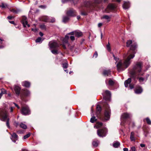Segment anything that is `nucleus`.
I'll list each match as a JSON object with an SVG mask.
<instances>
[{
	"mask_svg": "<svg viewBox=\"0 0 151 151\" xmlns=\"http://www.w3.org/2000/svg\"><path fill=\"white\" fill-rule=\"evenodd\" d=\"M20 127L21 128L24 129H26L27 128V126L25 124L22 123H21L20 124Z\"/></svg>",
	"mask_w": 151,
	"mask_h": 151,
	"instance_id": "38",
	"label": "nucleus"
},
{
	"mask_svg": "<svg viewBox=\"0 0 151 151\" xmlns=\"http://www.w3.org/2000/svg\"><path fill=\"white\" fill-rule=\"evenodd\" d=\"M7 6L6 4H4L3 3L1 4V7L2 8H6Z\"/></svg>",
	"mask_w": 151,
	"mask_h": 151,
	"instance_id": "43",
	"label": "nucleus"
},
{
	"mask_svg": "<svg viewBox=\"0 0 151 151\" xmlns=\"http://www.w3.org/2000/svg\"><path fill=\"white\" fill-rule=\"evenodd\" d=\"M75 0H62V1L63 3H65L67 1H70L71 3L74 4V1Z\"/></svg>",
	"mask_w": 151,
	"mask_h": 151,
	"instance_id": "37",
	"label": "nucleus"
},
{
	"mask_svg": "<svg viewBox=\"0 0 151 151\" xmlns=\"http://www.w3.org/2000/svg\"><path fill=\"white\" fill-rule=\"evenodd\" d=\"M103 74L104 76H109L111 74V70L109 69L105 70L103 71Z\"/></svg>",
	"mask_w": 151,
	"mask_h": 151,
	"instance_id": "22",
	"label": "nucleus"
},
{
	"mask_svg": "<svg viewBox=\"0 0 151 151\" xmlns=\"http://www.w3.org/2000/svg\"><path fill=\"white\" fill-rule=\"evenodd\" d=\"M106 48L107 50L109 51L110 52L111 51V49L110 46V44L109 42H108V44L106 45Z\"/></svg>",
	"mask_w": 151,
	"mask_h": 151,
	"instance_id": "40",
	"label": "nucleus"
},
{
	"mask_svg": "<svg viewBox=\"0 0 151 151\" xmlns=\"http://www.w3.org/2000/svg\"><path fill=\"white\" fill-rule=\"evenodd\" d=\"M22 23L24 27H26L27 26L28 27H30L29 24H28L27 18L25 17L24 16L22 17Z\"/></svg>",
	"mask_w": 151,
	"mask_h": 151,
	"instance_id": "11",
	"label": "nucleus"
},
{
	"mask_svg": "<svg viewBox=\"0 0 151 151\" xmlns=\"http://www.w3.org/2000/svg\"><path fill=\"white\" fill-rule=\"evenodd\" d=\"M69 16L73 17L75 16V10L72 9H70L66 13Z\"/></svg>",
	"mask_w": 151,
	"mask_h": 151,
	"instance_id": "17",
	"label": "nucleus"
},
{
	"mask_svg": "<svg viewBox=\"0 0 151 151\" xmlns=\"http://www.w3.org/2000/svg\"><path fill=\"white\" fill-rule=\"evenodd\" d=\"M96 109L97 114H99L101 113V107L99 105H97Z\"/></svg>",
	"mask_w": 151,
	"mask_h": 151,
	"instance_id": "27",
	"label": "nucleus"
},
{
	"mask_svg": "<svg viewBox=\"0 0 151 151\" xmlns=\"http://www.w3.org/2000/svg\"><path fill=\"white\" fill-rule=\"evenodd\" d=\"M10 110L11 112H12L13 110V107H11L10 108Z\"/></svg>",
	"mask_w": 151,
	"mask_h": 151,
	"instance_id": "61",
	"label": "nucleus"
},
{
	"mask_svg": "<svg viewBox=\"0 0 151 151\" xmlns=\"http://www.w3.org/2000/svg\"><path fill=\"white\" fill-rule=\"evenodd\" d=\"M69 19V18L68 17L65 16L63 17V22L64 23H66L67 22Z\"/></svg>",
	"mask_w": 151,
	"mask_h": 151,
	"instance_id": "33",
	"label": "nucleus"
},
{
	"mask_svg": "<svg viewBox=\"0 0 151 151\" xmlns=\"http://www.w3.org/2000/svg\"><path fill=\"white\" fill-rule=\"evenodd\" d=\"M104 98L106 100H109L111 97V92L107 90L105 91L102 93Z\"/></svg>",
	"mask_w": 151,
	"mask_h": 151,
	"instance_id": "8",
	"label": "nucleus"
},
{
	"mask_svg": "<svg viewBox=\"0 0 151 151\" xmlns=\"http://www.w3.org/2000/svg\"><path fill=\"white\" fill-rule=\"evenodd\" d=\"M132 43V41L130 40H128L127 42V46H130V49L127 54H124V57H127V55L128 57L124 63H123L122 61L120 60L117 64V67L119 70H124V68H127L131 63L130 60L133 59L134 57V54L136 53L135 50L137 48V45L136 43H134L131 45Z\"/></svg>",
	"mask_w": 151,
	"mask_h": 151,
	"instance_id": "2",
	"label": "nucleus"
},
{
	"mask_svg": "<svg viewBox=\"0 0 151 151\" xmlns=\"http://www.w3.org/2000/svg\"><path fill=\"white\" fill-rule=\"evenodd\" d=\"M50 49H58L62 44H59L55 41H50L49 44Z\"/></svg>",
	"mask_w": 151,
	"mask_h": 151,
	"instance_id": "5",
	"label": "nucleus"
},
{
	"mask_svg": "<svg viewBox=\"0 0 151 151\" xmlns=\"http://www.w3.org/2000/svg\"><path fill=\"white\" fill-rule=\"evenodd\" d=\"M9 22L12 24H14V22L13 21H9Z\"/></svg>",
	"mask_w": 151,
	"mask_h": 151,
	"instance_id": "60",
	"label": "nucleus"
},
{
	"mask_svg": "<svg viewBox=\"0 0 151 151\" xmlns=\"http://www.w3.org/2000/svg\"><path fill=\"white\" fill-rule=\"evenodd\" d=\"M14 125L16 127H17L18 125V123L17 122H15L14 123Z\"/></svg>",
	"mask_w": 151,
	"mask_h": 151,
	"instance_id": "54",
	"label": "nucleus"
},
{
	"mask_svg": "<svg viewBox=\"0 0 151 151\" xmlns=\"http://www.w3.org/2000/svg\"><path fill=\"white\" fill-rule=\"evenodd\" d=\"M81 14L83 15H86L87 14V13H86L82 12Z\"/></svg>",
	"mask_w": 151,
	"mask_h": 151,
	"instance_id": "59",
	"label": "nucleus"
},
{
	"mask_svg": "<svg viewBox=\"0 0 151 151\" xmlns=\"http://www.w3.org/2000/svg\"><path fill=\"white\" fill-rule=\"evenodd\" d=\"M130 7V4L128 2H124L123 7L124 9H128Z\"/></svg>",
	"mask_w": 151,
	"mask_h": 151,
	"instance_id": "21",
	"label": "nucleus"
},
{
	"mask_svg": "<svg viewBox=\"0 0 151 151\" xmlns=\"http://www.w3.org/2000/svg\"><path fill=\"white\" fill-rule=\"evenodd\" d=\"M102 25V24L101 23H99L98 24V26L99 27H101Z\"/></svg>",
	"mask_w": 151,
	"mask_h": 151,
	"instance_id": "51",
	"label": "nucleus"
},
{
	"mask_svg": "<svg viewBox=\"0 0 151 151\" xmlns=\"http://www.w3.org/2000/svg\"><path fill=\"white\" fill-rule=\"evenodd\" d=\"M99 142V141L98 140L96 141H93L92 143V145L94 147H97L98 145Z\"/></svg>",
	"mask_w": 151,
	"mask_h": 151,
	"instance_id": "32",
	"label": "nucleus"
},
{
	"mask_svg": "<svg viewBox=\"0 0 151 151\" xmlns=\"http://www.w3.org/2000/svg\"><path fill=\"white\" fill-rule=\"evenodd\" d=\"M30 136V134L29 133L27 134L24 135L23 137V139H25L29 137Z\"/></svg>",
	"mask_w": 151,
	"mask_h": 151,
	"instance_id": "45",
	"label": "nucleus"
},
{
	"mask_svg": "<svg viewBox=\"0 0 151 151\" xmlns=\"http://www.w3.org/2000/svg\"><path fill=\"white\" fill-rule=\"evenodd\" d=\"M132 116L131 114L124 113L122 114L121 116V119H125L130 118Z\"/></svg>",
	"mask_w": 151,
	"mask_h": 151,
	"instance_id": "13",
	"label": "nucleus"
},
{
	"mask_svg": "<svg viewBox=\"0 0 151 151\" xmlns=\"http://www.w3.org/2000/svg\"><path fill=\"white\" fill-rule=\"evenodd\" d=\"M64 71L66 72L67 73H68V71L67 70H64Z\"/></svg>",
	"mask_w": 151,
	"mask_h": 151,
	"instance_id": "63",
	"label": "nucleus"
},
{
	"mask_svg": "<svg viewBox=\"0 0 151 151\" xmlns=\"http://www.w3.org/2000/svg\"><path fill=\"white\" fill-rule=\"evenodd\" d=\"M22 84L23 86L27 88L29 87L30 85V83L27 81L22 82Z\"/></svg>",
	"mask_w": 151,
	"mask_h": 151,
	"instance_id": "20",
	"label": "nucleus"
},
{
	"mask_svg": "<svg viewBox=\"0 0 151 151\" xmlns=\"http://www.w3.org/2000/svg\"><path fill=\"white\" fill-rule=\"evenodd\" d=\"M97 119H96V117L94 116H93L91 118L90 122L92 123H94L95 122L97 121Z\"/></svg>",
	"mask_w": 151,
	"mask_h": 151,
	"instance_id": "29",
	"label": "nucleus"
},
{
	"mask_svg": "<svg viewBox=\"0 0 151 151\" xmlns=\"http://www.w3.org/2000/svg\"><path fill=\"white\" fill-rule=\"evenodd\" d=\"M140 146L142 147H145V145L144 144H140Z\"/></svg>",
	"mask_w": 151,
	"mask_h": 151,
	"instance_id": "53",
	"label": "nucleus"
},
{
	"mask_svg": "<svg viewBox=\"0 0 151 151\" xmlns=\"http://www.w3.org/2000/svg\"><path fill=\"white\" fill-rule=\"evenodd\" d=\"M0 93H2V95H3L6 93V91L4 89H1V92Z\"/></svg>",
	"mask_w": 151,
	"mask_h": 151,
	"instance_id": "44",
	"label": "nucleus"
},
{
	"mask_svg": "<svg viewBox=\"0 0 151 151\" xmlns=\"http://www.w3.org/2000/svg\"><path fill=\"white\" fill-rule=\"evenodd\" d=\"M129 151H136L135 147L134 146L131 147Z\"/></svg>",
	"mask_w": 151,
	"mask_h": 151,
	"instance_id": "46",
	"label": "nucleus"
},
{
	"mask_svg": "<svg viewBox=\"0 0 151 151\" xmlns=\"http://www.w3.org/2000/svg\"><path fill=\"white\" fill-rule=\"evenodd\" d=\"M114 83V81L112 80L111 79H110L109 81V84L110 86H112L113 85Z\"/></svg>",
	"mask_w": 151,
	"mask_h": 151,
	"instance_id": "34",
	"label": "nucleus"
},
{
	"mask_svg": "<svg viewBox=\"0 0 151 151\" xmlns=\"http://www.w3.org/2000/svg\"><path fill=\"white\" fill-rule=\"evenodd\" d=\"M68 64L67 63H65L63 64V67L64 69H66L67 68Z\"/></svg>",
	"mask_w": 151,
	"mask_h": 151,
	"instance_id": "42",
	"label": "nucleus"
},
{
	"mask_svg": "<svg viewBox=\"0 0 151 151\" xmlns=\"http://www.w3.org/2000/svg\"><path fill=\"white\" fill-rule=\"evenodd\" d=\"M134 133L133 132H132L131 133L130 136H134Z\"/></svg>",
	"mask_w": 151,
	"mask_h": 151,
	"instance_id": "56",
	"label": "nucleus"
},
{
	"mask_svg": "<svg viewBox=\"0 0 151 151\" xmlns=\"http://www.w3.org/2000/svg\"><path fill=\"white\" fill-rule=\"evenodd\" d=\"M123 150L124 151H128V149L126 148H124Z\"/></svg>",
	"mask_w": 151,
	"mask_h": 151,
	"instance_id": "57",
	"label": "nucleus"
},
{
	"mask_svg": "<svg viewBox=\"0 0 151 151\" xmlns=\"http://www.w3.org/2000/svg\"><path fill=\"white\" fill-rule=\"evenodd\" d=\"M22 95L24 97H28L30 95V92L27 90H24L22 92Z\"/></svg>",
	"mask_w": 151,
	"mask_h": 151,
	"instance_id": "16",
	"label": "nucleus"
},
{
	"mask_svg": "<svg viewBox=\"0 0 151 151\" xmlns=\"http://www.w3.org/2000/svg\"><path fill=\"white\" fill-rule=\"evenodd\" d=\"M1 118L0 119L2 121H5L6 120V126L8 128H9L10 127L9 124V118H7V112L6 111L4 110L2 111L1 113Z\"/></svg>",
	"mask_w": 151,
	"mask_h": 151,
	"instance_id": "3",
	"label": "nucleus"
},
{
	"mask_svg": "<svg viewBox=\"0 0 151 151\" xmlns=\"http://www.w3.org/2000/svg\"><path fill=\"white\" fill-rule=\"evenodd\" d=\"M107 132L106 128L104 127L98 129L97 131V134L100 137H103L106 136Z\"/></svg>",
	"mask_w": 151,
	"mask_h": 151,
	"instance_id": "4",
	"label": "nucleus"
},
{
	"mask_svg": "<svg viewBox=\"0 0 151 151\" xmlns=\"http://www.w3.org/2000/svg\"><path fill=\"white\" fill-rule=\"evenodd\" d=\"M146 120L148 124L149 125L151 124V121L149 118H146Z\"/></svg>",
	"mask_w": 151,
	"mask_h": 151,
	"instance_id": "39",
	"label": "nucleus"
},
{
	"mask_svg": "<svg viewBox=\"0 0 151 151\" xmlns=\"http://www.w3.org/2000/svg\"><path fill=\"white\" fill-rule=\"evenodd\" d=\"M73 32L69 33L67 35H68L69 36V38H70L72 41H73L75 40V37L73 36Z\"/></svg>",
	"mask_w": 151,
	"mask_h": 151,
	"instance_id": "23",
	"label": "nucleus"
},
{
	"mask_svg": "<svg viewBox=\"0 0 151 151\" xmlns=\"http://www.w3.org/2000/svg\"><path fill=\"white\" fill-rule=\"evenodd\" d=\"M83 32L79 30H76V37H79L83 35Z\"/></svg>",
	"mask_w": 151,
	"mask_h": 151,
	"instance_id": "25",
	"label": "nucleus"
},
{
	"mask_svg": "<svg viewBox=\"0 0 151 151\" xmlns=\"http://www.w3.org/2000/svg\"><path fill=\"white\" fill-rule=\"evenodd\" d=\"M32 31H34L35 32H36L37 31V30L36 28H35V29L32 28Z\"/></svg>",
	"mask_w": 151,
	"mask_h": 151,
	"instance_id": "49",
	"label": "nucleus"
},
{
	"mask_svg": "<svg viewBox=\"0 0 151 151\" xmlns=\"http://www.w3.org/2000/svg\"><path fill=\"white\" fill-rule=\"evenodd\" d=\"M10 134L11 135L10 137L11 139L13 142H15L18 139V136L15 133H14L12 134Z\"/></svg>",
	"mask_w": 151,
	"mask_h": 151,
	"instance_id": "14",
	"label": "nucleus"
},
{
	"mask_svg": "<svg viewBox=\"0 0 151 151\" xmlns=\"http://www.w3.org/2000/svg\"><path fill=\"white\" fill-rule=\"evenodd\" d=\"M86 6L88 8H91L94 7L95 6L94 4H92L90 2L88 1L86 2Z\"/></svg>",
	"mask_w": 151,
	"mask_h": 151,
	"instance_id": "24",
	"label": "nucleus"
},
{
	"mask_svg": "<svg viewBox=\"0 0 151 151\" xmlns=\"http://www.w3.org/2000/svg\"><path fill=\"white\" fill-rule=\"evenodd\" d=\"M13 17L12 16H9L7 17V19H8L11 20L12 19V18Z\"/></svg>",
	"mask_w": 151,
	"mask_h": 151,
	"instance_id": "50",
	"label": "nucleus"
},
{
	"mask_svg": "<svg viewBox=\"0 0 151 151\" xmlns=\"http://www.w3.org/2000/svg\"><path fill=\"white\" fill-rule=\"evenodd\" d=\"M13 104H14V105H15V106L17 107L18 106V105L17 104H16L15 103H14Z\"/></svg>",
	"mask_w": 151,
	"mask_h": 151,
	"instance_id": "62",
	"label": "nucleus"
},
{
	"mask_svg": "<svg viewBox=\"0 0 151 151\" xmlns=\"http://www.w3.org/2000/svg\"><path fill=\"white\" fill-rule=\"evenodd\" d=\"M48 17H45L44 18L43 20L45 22H53L55 21V19L54 18L51 17L50 19H48Z\"/></svg>",
	"mask_w": 151,
	"mask_h": 151,
	"instance_id": "19",
	"label": "nucleus"
},
{
	"mask_svg": "<svg viewBox=\"0 0 151 151\" xmlns=\"http://www.w3.org/2000/svg\"><path fill=\"white\" fill-rule=\"evenodd\" d=\"M116 7V6L112 4L108 5L107 8L105 10V12L106 13H109L110 11L114 10Z\"/></svg>",
	"mask_w": 151,
	"mask_h": 151,
	"instance_id": "9",
	"label": "nucleus"
},
{
	"mask_svg": "<svg viewBox=\"0 0 151 151\" xmlns=\"http://www.w3.org/2000/svg\"><path fill=\"white\" fill-rule=\"evenodd\" d=\"M22 114L24 115H27L30 114V111L28 106H23L21 110Z\"/></svg>",
	"mask_w": 151,
	"mask_h": 151,
	"instance_id": "6",
	"label": "nucleus"
},
{
	"mask_svg": "<svg viewBox=\"0 0 151 151\" xmlns=\"http://www.w3.org/2000/svg\"><path fill=\"white\" fill-rule=\"evenodd\" d=\"M14 90L16 94L18 96L20 94V88L18 86H15L14 87Z\"/></svg>",
	"mask_w": 151,
	"mask_h": 151,
	"instance_id": "18",
	"label": "nucleus"
},
{
	"mask_svg": "<svg viewBox=\"0 0 151 151\" xmlns=\"http://www.w3.org/2000/svg\"><path fill=\"white\" fill-rule=\"evenodd\" d=\"M102 125V123L100 122H98L97 123L96 126H94V127H96L97 128L100 127Z\"/></svg>",
	"mask_w": 151,
	"mask_h": 151,
	"instance_id": "36",
	"label": "nucleus"
},
{
	"mask_svg": "<svg viewBox=\"0 0 151 151\" xmlns=\"http://www.w3.org/2000/svg\"><path fill=\"white\" fill-rule=\"evenodd\" d=\"M143 64L142 62H137L129 71L131 78H129L124 82V85L126 87H129L130 89L134 88V85L131 84L132 79L135 81L137 79H138L141 84H143L146 82L149 76V74H147L144 77H141L144 76L145 71L142 70Z\"/></svg>",
	"mask_w": 151,
	"mask_h": 151,
	"instance_id": "1",
	"label": "nucleus"
},
{
	"mask_svg": "<svg viewBox=\"0 0 151 151\" xmlns=\"http://www.w3.org/2000/svg\"><path fill=\"white\" fill-rule=\"evenodd\" d=\"M43 40V39L42 38L40 37H38L35 40V42L36 43H40L42 42V41Z\"/></svg>",
	"mask_w": 151,
	"mask_h": 151,
	"instance_id": "31",
	"label": "nucleus"
},
{
	"mask_svg": "<svg viewBox=\"0 0 151 151\" xmlns=\"http://www.w3.org/2000/svg\"><path fill=\"white\" fill-rule=\"evenodd\" d=\"M103 1V0H95L94 2L95 4H99L101 3Z\"/></svg>",
	"mask_w": 151,
	"mask_h": 151,
	"instance_id": "41",
	"label": "nucleus"
},
{
	"mask_svg": "<svg viewBox=\"0 0 151 151\" xmlns=\"http://www.w3.org/2000/svg\"><path fill=\"white\" fill-rule=\"evenodd\" d=\"M120 143L118 142H114L113 144V146L115 148H117L120 145Z\"/></svg>",
	"mask_w": 151,
	"mask_h": 151,
	"instance_id": "30",
	"label": "nucleus"
},
{
	"mask_svg": "<svg viewBox=\"0 0 151 151\" xmlns=\"http://www.w3.org/2000/svg\"><path fill=\"white\" fill-rule=\"evenodd\" d=\"M10 11L12 12L14 14H17L20 12L21 11L19 9H13L10 10Z\"/></svg>",
	"mask_w": 151,
	"mask_h": 151,
	"instance_id": "26",
	"label": "nucleus"
},
{
	"mask_svg": "<svg viewBox=\"0 0 151 151\" xmlns=\"http://www.w3.org/2000/svg\"><path fill=\"white\" fill-rule=\"evenodd\" d=\"M111 114V110L109 106L107 105L104 113L105 119L108 120L109 119Z\"/></svg>",
	"mask_w": 151,
	"mask_h": 151,
	"instance_id": "7",
	"label": "nucleus"
},
{
	"mask_svg": "<svg viewBox=\"0 0 151 151\" xmlns=\"http://www.w3.org/2000/svg\"><path fill=\"white\" fill-rule=\"evenodd\" d=\"M80 18V16H78L77 17V19H79Z\"/></svg>",
	"mask_w": 151,
	"mask_h": 151,
	"instance_id": "64",
	"label": "nucleus"
},
{
	"mask_svg": "<svg viewBox=\"0 0 151 151\" xmlns=\"http://www.w3.org/2000/svg\"><path fill=\"white\" fill-rule=\"evenodd\" d=\"M85 40L84 39H82L81 41L80 42L81 44H82L83 43V42Z\"/></svg>",
	"mask_w": 151,
	"mask_h": 151,
	"instance_id": "52",
	"label": "nucleus"
},
{
	"mask_svg": "<svg viewBox=\"0 0 151 151\" xmlns=\"http://www.w3.org/2000/svg\"><path fill=\"white\" fill-rule=\"evenodd\" d=\"M143 89L142 87L139 86H137L135 90V93L137 94H140L142 93Z\"/></svg>",
	"mask_w": 151,
	"mask_h": 151,
	"instance_id": "15",
	"label": "nucleus"
},
{
	"mask_svg": "<svg viewBox=\"0 0 151 151\" xmlns=\"http://www.w3.org/2000/svg\"><path fill=\"white\" fill-rule=\"evenodd\" d=\"M130 139L131 141H135V138L134 136H130Z\"/></svg>",
	"mask_w": 151,
	"mask_h": 151,
	"instance_id": "48",
	"label": "nucleus"
},
{
	"mask_svg": "<svg viewBox=\"0 0 151 151\" xmlns=\"http://www.w3.org/2000/svg\"><path fill=\"white\" fill-rule=\"evenodd\" d=\"M22 151H29L27 149H22Z\"/></svg>",
	"mask_w": 151,
	"mask_h": 151,
	"instance_id": "58",
	"label": "nucleus"
},
{
	"mask_svg": "<svg viewBox=\"0 0 151 151\" xmlns=\"http://www.w3.org/2000/svg\"><path fill=\"white\" fill-rule=\"evenodd\" d=\"M39 35L41 37H42L43 35V33L41 32H39Z\"/></svg>",
	"mask_w": 151,
	"mask_h": 151,
	"instance_id": "55",
	"label": "nucleus"
},
{
	"mask_svg": "<svg viewBox=\"0 0 151 151\" xmlns=\"http://www.w3.org/2000/svg\"><path fill=\"white\" fill-rule=\"evenodd\" d=\"M111 18V16H109L107 15H104L102 17L103 19L107 20L108 22L110 21V19Z\"/></svg>",
	"mask_w": 151,
	"mask_h": 151,
	"instance_id": "28",
	"label": "nucleus"
},
{
	"mask_svg": "<svg viewBox=\"0 0 151 151\" xmlns=\"http://www.w3.org/2000/svg\"><path fill=\"white\" fill-rule=\"evenodd\" d=\"M69 39V36L68 35H67L65 36L64 38L62 40L63 44H62L63 47L64 49H66V47L65 45V44H67L69 45V44L68 43V40Z\"/></svg>",
	"mask_w": 151,
	"mask_h": 151,
	"instance_id": "12",
	"label": "nucleus"
},
{
	"mask_svg": "<svg viewBox=\"0 0 151 151\" xmlns=\"http://www.w3.org/2000/svg\"><path fill=\"white\" fill-rule=\"evenodd\" d=\"M51 52L54 54L56 55L58 54V50L57 49H54L53 50L51 49Z\"/></svg>",
	"mask_w": 151,
	"mask_h": 151,
	"instance_id": "35",
	"label": "nucleus"
},
{
	"mask_svg": "<svg viewBox=\"0 0 151 151\" xmlns=\"http://www.w3.org/2000/svg\"><path fill=\"white\" fill-rule=\"evenodd\" d=\"M98 56V53L96 51L95 52V53L93 54V58H96Z\"/></svg>",
	"mask_w": 151,
	"mask_h": 151,
	"instance_id": "47",
	"label": "nucleus"
},
{
	"mask_svg": "<svg viewBox=\"0 0 151 151\" xmlns=\"http://www.w3.org/2000/svg\"><path fill=\"white\" fill-rule=\"evenodd\" d=\"M111 54H112V55L114 58V59L116 61V62L115 63V64H116V67H117V70L118 71H122V70H118V69H117V64L119 62V61L120 60H121L122 61V62L123 63H124V60L126 59H127V58L128 57V55H127V57H124V59L123 60H120L117 63V62L119 60V58L117 57H116L115 56V55H114V54L112 53H111ZM126 68H124V69H126Z\"/></svg>",
	"mask_w": 151,
	"mask_h": 151,
	"instance_id": "10",
	"label": "nucleus"
}]
</instances>
